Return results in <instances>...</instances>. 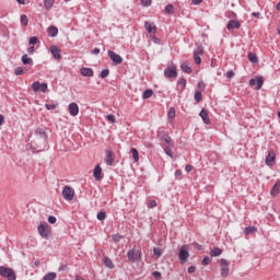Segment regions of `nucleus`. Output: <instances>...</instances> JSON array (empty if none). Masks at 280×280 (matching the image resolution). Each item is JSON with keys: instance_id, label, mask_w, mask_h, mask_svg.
Instances as JSON below:
<instances>
[{"instance_id": "nucleus-1", "label": "nucleus", "mask_w": 280, "mask_h": 280, "mask_svg": "<svg viewBox=\"0 0 280 280\" xmlns=\"http://www.w3.org/2000/svg\"><path fill=\"white\" fill-rule=\"evenodd\" d=\"M34 143L36 145L37 152H43L44 150H47L49 147V142L47 141V132L43 128H37L34 132Z\"/></svg>"}, {"instance_id": "nucleus-2", "label": "nucleus", "mask_w": 280, "mask_h": 280, "mask_svg": "<svg viewBox=\"0 0 280 280\" xmlns=\"http://www.w3.org/2000/svg\"><path fill=\"white\" fill-rule=\"evenodd\" d=\"M0 277H4L8 280H16V273L10 267L0 266Z\"/></svg>"}, {"instance_id": "nucleus-3", "label": "nucleus", "mask_w": 280, "mask_h": 280, "mask_svg": "<svg viewBox=\"0 0 280 280\" xmlns=\"http://www.w3.org/2000/svg\"><path fill=\"white\" fill-rule=\"evenodd\" d=\"M127 259L131 264H136V261H141V249L132 248L127 252Z\"/></svg>"}, {"instance_id": "nucleus-4", "label": "nucleus", "mask_w": 280, "mask_h": 280, "mask_svg": "<svg viewBox=\"0 0 280 280\" xmlns=\"http://www.w3.org/2000/svg\"><path fill=\"white\" fill-rule=\"evenodd\" d=\"M178 259L180 264H187V261L189 260V245H183L179 248Z\"/></svg>"}, {"instance_id": "nucleus-5", "label": "nucleus", "mask_w": 280, "mask_h": 280, "mask_svg": "<svg viewBox=\"0 0 280 280\" xmlns=\"http://www.w3.org/2000/svg\"><path fill=\"white\" fill-rule=\"evenodd\" d=\"M37 229L39 235L45 240H49V237H51V229L49 228V224L40 223Z\"/></svg>"}, {"instance_id": "nucleus-6", "label": "nucleus", "mask_w": 280, "mask_h": 280, "mask_svg": "<svg viewBox=\"0 0 280 280\" xmlns=\"http://www.w3.org/2000/svg\"><path fill=\"white\" fill-rule=\"evenodd\" d=\"M164 75L172 80V78H178V71H176V67L174 65H171L164 70Z\"/></svg>"}, {"instance_id": "nucleus-7", "label": "nucleus", "mask_w": 280, "mask_h": 280, "mask_svg": "<svg viewBox=\"0 0 280 280\" xmlns=\"http://www.w3.org/2000/svg\"><path fill=\"white\" fill-rule=\"evenodd\" d=\"M220 266H221V277H223V279H226L229 277V272H230V268H229V260L222 258L220 260Z\"/></svg>"}, {"instance_id": "nucleus-8", "label": "nucleus", "mask_w": 280, "mask_h": 280, "mask_svg": "<svg viewBox=\"0 0 280 280\" xmlns=\"http://www.w3.org/2000/svg\"><path fill=\"white\" fill-rule=\"evenodd\" d=\"M62 196L65 200H73V197L75 196V190H73V188H71L70 186H63Z\"/></svg>"}, {"instance_id": "nucleus-9", "label": "nucleus", "mask_w": 280, "mask_h": 280, "mask_svg": "<svg viewBox=\"0 0 280 280\" xmlns=\"http://www.w3.org/2000/svg\"><path fill=\"white\" fill-rule=\"evenodd\" d=\"M32 89H33V91H35V93H38V92L46 93L48 85H47V83H40V82L36 81L32 84Z\"/></svg>"}, {"instance_id": "nucleus-10", "label": "nucleus", "mask_w": 280, "mask_h": 280, "mask_svg": "<svg viewBox=\"0 0 280 280\" xmlns=\"http://www.w3.org/2000/svg\"><path fill=\"white\" fill-rule=\"evenodd\" d=\"M108 56L114 65H121L124 62V58L113 50H108Z\"/></svg>"}, {"instance_id": "nucleus-11", "label": "nucleus", "mask_w": 280, "mask_h": 280, "mask_svg": "<svg viewBox=\"0 0 280 280\" xmlns=\"http://www.w3.org/2000/svg\"><path fill=\"white\" fill-rule=\"evenodd\" d=\"M249 86H256V91L261 90V86H264V78L258 77L257 79H250Z\"/></svg>"}, {"instance_id": "nucleus-12", "label": "nucleus", "mask_w": 280, "mask_h": 280, "mask_svg": "<svg viewBox=\"0 0 280 280\" xmlns=\"http://www.w3.org/2000/svg\"><path fill=\"white\" fill-rule=\"evenodd\" d=\"M50 54L52 55V58H55V60H60V58H62V50L56 45L50 46Z\"/></svg>"}, {"instance_id": "nucleus-13", "label": "nucleus", "mask_w": 280, "mask_h": 280, "mask_svg": "<svg viewBox=\"0 0 280 280\" xmlns=\"http://www.w3.org/2000/svg\"><path fill=\"white\" fill-rule=\"evenodd\" d=\"M242 27V23L237 20H230L226 24V30L231 32V30H240Z\"/></svg>"}, {"instance_id": "nucleus-14", "label": "nucleus", "mask_w": 280, "mask_h": 280, "mask_svg": "<svg viewBox=\"0 0 280 280\" xmlns=\"http://www.w3.org/2000/svg\"><path fill=\"white\" fill-rule=\"evenodd\" d=\"M105 163L106 165L112 166L115 163V155H113V151L106 150L105 151Z\"/></svg>"}, {"instance_id": "nucleus-15", "label": "nucleus", "mask_w": 280, "mask_h": 280, "mask_svg": "<svg viewBox=\"0 0 280 280\" xmlns=\"http://www.w3.org/2000/svg\"><path fill=\"white\" fill-rule=\"evenodd\" d=\"M68 108L72 117H78V114L80 113V107L75 103H70Z\"/></svg>"}, {"instance_id": "nucleus-16", "label": "nucleus", "mask_w": 280, "mask_h": 280, "mask_svg": "<svg viewBox=\"0 0 280 280\" xmlns=\"http://www.w3.org/2000/svg\"><path fill=\"white\" fill-rule=\"evenodd\" d=\"M199 117H201L203 124H206L207 126L211 124V118H209V113L207 112V109L202 108L199 113Z\"/></svg>"}, {"instance_id": "nucleus-17", "label": "nucleus", "mask_w": 280, "mask_h": 280, "mask_svg": "<svg viewBox=\"0 0 280 280\" xmlns=\"http://www.w3.org/2000/svg\"><path fill=\"white\" fill-rule=\"evenodd\" d=\"M275 159H277V154H275V151L270 150L266 156V165H272L275 163Z\"/></svg>"}, {"instance_id": "nucleus-18", "label": "nucleus", "mask_w": 280, "mask_h": 280, "mask_svg": "<svg viewBox=\"0 0 280 280\" xmlns=\"http://www.w3.org/2000/svg\"><path fill=\"white\" fill-rule=\"evenodd\" d=\"M144 28L147 30L148 34L152 36V34H156V25L154 23L145 22Z\"/></svg>"}, {"instance_id": "nucleus-19", "label": "nucleus", "mask_w": 280, "mask_h": 280, "mask_svg": "<svg viewBox=\"0 0 280 280\" xmlns=\"http://www.w3.org/2000/svg\"><path fill=\"white\" fill-rule=\"evenodd\" d=\"M80 73L81 75H83V78H93L94 75V71L92 70V68H81L80 69Z\"/></svg>"}, {"instance_id": "nucleus-20", "label": "nucleus", "mask_w": 280, "mask_h": 280, "mask_svg": "<svg viewBox=\"0 0 280 280\" xmlns=\"http://www.w3.org/2000/svg\"><path fill=\"white\" fill-rule=\"evenodd\" d=\"M93 177L95 180H102V166L100 164L94 167Z\"/></svg>"}, {"instance_id": "nucleus-21", "label": "nucleus", "mask_w": 280, "mask_h": 280, "mask_svg": "<svg viewBox=\"0 0 280 280\" xmlns=\"http://www.w3.org/2000/svg\"><path fill=\"white\" fill-rule=\"evenodd\" d=\"M103 264H104L105 268H109V270H113L115 268V264L108 256H105L103 258Z\"/></svg>"}, {"instance_id": "nucleus-22", "label": "nucleus", "mask_w": 280, "mask_h": 280, "mask_svg": "<svg viewBox=\"0 0 280 280\" xmlns=\"http://www.w3.org/2000/svg\"><path fill=\"white\" fill-rule=\"evenodd\" d=\"M156 137L159 139V141L163 142L165 140L166 137H170V133H167L165 130L163 129H159L156 131Z\"/></svg>"}, {"instance_id": "nucleus-23", "label": "nucleus", "mask_w": 280, "mask_h": 280, "mask_svg": "<svg viewBox=\"0 0 280 280\" xmlns=\"http://www.w3.org/2000/svg\"><path fill=\"white\" fill-rule=\"evenodd\" d=\"M279 191H280V179H278L276 184L272 186L270 194L271 196H279Z\"/></svg>"}, {"instance_id": "nucleus-24", "label": "nucleus", "mask_w": 280, "mask_h": 280, "mask_svg": "<svg viewBox=\"0 0 280 280\" xmlns=\"http://www.w3.org/2000/svg\"><path fill=\"white\" fill-rule=\"evenodd\" d=\"M47 34L50 38H56V36H58V28L56 26H49L47 28Z\"/></svg>"}, {"instance_id": "nucleus-25", "label": "nucleus", "mask_w": 280, "mask_h": 280, "mask_svg": "<svg viewBox=\"0 0 280 280\" xmlns=\"http://www.w3.org/2000/svg\"><path fill=\"white\" fill-rule=\"evenodd\" d=\"M220 255H222V248L220 247H214L210 252V257H220Z\"/></svg>"}, {"instance_id": "nucleus-26", "label": "nucleus", "mask_w": 280, "mask_h": 280, "mask_svg": "<svg viewBox=\"0 0 280 280\" xmlns=\"http://www.w3.org/2000/svg\"><path fill=\"white\" fill-rule=\"evenodd\" d=\"M247 58L249 62H253V63L259 62V58H257V55H255L254 52H248Z\"/></svg>"}, {"instance_id": "nucleus-27", "label": "nucleus", "mask_w": 280, "mask_h": 280, "mask_svg": "<svg viewBox=\"0 0 280 280\" xmlns=\"http://www.w3.org/2000/svg\"><path fill=\"white\" fill-rule=\"evenodd\" d=\"M154 95V91L147 89L142 94V100H150Z\"/></svg>"}, {"instance_id": "nucleus-28", "label": "nucleus", "mask_w": 280, "mask_h": 280, "mask_svg": "<svg viewBox=\"0 0 280 280\" xmlns=\"http://www.w3.org/2000/svg\"><path fill=\"white\" fill-rule=\"evenodd\" d=\"M177 85L182 86V91H184L185 89H187V79L179 78L177 81Z\"/></svg>"}, {"instance_id": "nucleus-29", "label": "nucleus", "mask_w": 280, "mask_h": 280, "mask_svg": "<svg viewBox=\"0 0 280 280\" xmlns=\"http://www.w3.org/2000/svg\"><path fill=\"white\" fill-rule=\"evenodd\" d=\"M162 141L166 143V148H174V141L172 140V137L166 136Z\"/></svg>"}, {"instance_id": "nucleus-30", "label": "nucleus", "mask_w": 280, "mask_h": 280, "mask_svg": "<svg viewBox=\"0 0 280 280\" xmlns=\"http://www.w3.org/2000/svg\"><path fill=\"white\" fill-rule=\"evenodd\" d=\"M54 3H56V0H45L44 8L46 10H51V8H54Z\"/></svg>"}, {"instance_id": "nucleus-31", "label": "nucleus", "mask_w": 280, "mask_h": 280, "mask_svg": "<svg viewBox=\"0 0 280 280\" xmlns=\"http://www.w3.org/2000/svg\"><path fill=\"white\" fill-rule=\"evenodd\" d=\"M180 69L184 73H191V67H189V65H187V62H184L180 65Z\"/></svg>"}, {"instance_id": "nucleus-32", "label": "nucleus", "mask_w": 280, "mask_h": 280, "mask_svg": "<svg viewBox=\"0 0 280 280\" xmlns=\"http://www.w3.org/2000/svg\"><path fill=\"white\" fill-rule=\"evenodd\" d=\"M22 62L23 65H34V60H32L27 55L22 56Z\"/></svg>"}, {"instance_id": "nucleus-33", "label": "nucleus", "mask_w": 280, "mask_h": 280, "mask_svg": "<svg viewBox=\"0 0 280 280\" xmlns=\"http://www.w3.org/2000/svg\"><path fill=\"white\" fill-rule=\"evenodd\" d=\"M252 233H257V229L255 226H247L244 230L245 235H252Z\"/></svg>"}, {"instance_id": "nucleus-34", "label": "nucleus", "mask_w": 280, "mask_h": 280, "mask_svg": "<svg viewBox=\"0 0 280 280\" xmlns=\"http://www.w3.org/2000/svg\"><path fill=\"white\" fill-rule=\"evenodd\" d=\"M131 154L133 158V163H139V151L135 148L131 149Z\"/></svg>"}, {"instance_id": "nucleus-35", "label": "nucleus", "mask_w": 280, "mask_h": 280, "mask_svg": "<svg viewBox=\"0 0 280 280\" xmlns=\"http://www.w3.org/2000/svg\"><path fill=\"white\" fill-rule=\"evenodd\" d=\"M112 240H113V242L115 244H117V243L121 242V240H124V235H121V234H113L112 235Z\"/></svg>"}, {"instance_id": "nucleus-36", "label": "nucleus", "mask_w": 280, "mask_h": 280, "mask_svg": "<svg viewBox=\"0 0 280 280\" xmlns=\"http://www.w3.org/2000/svg\"><path fill=\"white\" fill-rule=\"evenodd\" d=\"M197 56H203L205 55V47L202 45H198L197 49L194 51Z\"/></svg>"}, {"instance_id": "nucleus-37", "label": "nucleus", "mask_w": 280, "mask_h": 280, "mask_svg": "<svg viewBox=\"0 0 280 280\" xmlns=\"http://www.w3.org/2000/svg\"><path fill=\"white\" fill-rule=\"evenodd\" d=\"M165 14H174V4H167L164 9Z\"/></svg>"}, {"instance_id": "nucleus-38", "label": "nucleus", "mask_w": 280, "mask_h": 280, "mask_svg": "<svg viewBox=\"0 0 280 280\" xmlns=\"http://www.w3.org/2000/svg\"><path fill=\"white\" fill-rule=\"evenodd\" d=\"M45 108L46 110H56V108H58V103H55V104L46 103Z\"/></svg>"}, {"instance_id": "nucleus-39", "label": "nucleus", "mask_w": 280, "mask_h": 280, "mask_svg": "<svg viewBox=\"0 0 280 280\" xmlns=\"http://www.w3.org/2000/svg\"><path fill=\"white\" fill-rule=\"evenodd\" d=\"M106 211H100L97 214H96V218L97 220H100V222L106 220Z\"/></svg>"}, {"instance_id": "nucleus-40", "label": "nucleus", "mask_w": 280, "mask_h": 280, "mask_svg": "<svg viewBox=\"0 0 280 280\" xmlns=\"http://www.w3.org/2000/svg\"><path fill=\"white\" fill-rule=\"evenodd\" d=\"M56 279V272L51 271L44 276V280H54Z\"/></svg>"}, {"instance_id": "nucleus-41", "label": "nucleus", "mask_w": 280, "mask_h": 280, "mask_svg": "<svg viewBox=\"0 0 280 280\" xmlns=\"http://www.w3.org/2000/svg\"><path fill=\"white\" fill-rule=\"evenodd\" d=\"M109 73H110V70L104 69L101 71L100 78H102V80H104V79L108 78Z\"/></svg>"}, {"instance_id": "nucleus-42", "label": "nucleus", "mask_w": 280, "mask_h": 280, "mask_svg": "<svg viewBox=\"0 0 280 280\" xmlns=\"http://www.w3.org/2000/svg\"><path fill=\"white\" fill-rule=\"evenodd\" d=\"M194 97L196 102H202V92L196 90Z\"/></svg>"}, {"instance_id": "nucleus-43", "label": "nucleus", "mask_w": 280, "mask_h": 280, "mask_svg": "<svg viewBox=\"0 0 280 280\" xmlns=\"http://www.w3.org/2000/svg\"><path fill=\"white\" fill-rule=\"evenodd\" d=\"M20 21H21V24L24 25V27H26L27 23H30V20L25 14L21 15Z\"/></svg>"}, {"instance_id": "nucleus-44", "label": "nucleus", "mask_w": 280, "mask_h": 280, "mask_svg": "<svg viewBox=\"0 0 280 280\" xmlns=\"http://www.w3.org/2000/svg\"><path fill=\"white\" fill-rule=\"evenodd\" d=\"M167 116H168V119H174V117H176V108L171 107Z\"/></svg>"}, {"instance_id": "nucleus-45", "label": "nucleus", "mask_w": 280, "mask_h": 280, "mask_svg": "<svg viewBox=\"0 0 280 280\" xmlns=\"http://www.w3.org/2000/svg\"><path fill=\"white\" fill-rule=\"evenodd\" d=\"M197 91H200L202 93V91H205V89H207V85L205 84V81H199L197 84Z\"/></svg>"}, {"instance_id": "nucleus-46", "label": "nucleus", "mask_w": 280, "mask_h": 280, "mask_svg": "<svg viewBox=\"0 0 280 280\" xmlns=\"http://www.w3.org/2000/svg\"><path fill=\"white\" fill-rule=\"evenodd\" d=\"M15 75H25V70L22 67H18L14 69Z\"/></svg>"}, {"instance_id": "nucleus-47", "label": "nucleus", "mask_w": 280, "mask_h": 280, "mask_svg": "<svg viewBox=\"0 0 280 280\" xmlns=\"http://www.w3.org/2000/svg\"><path fill=\"white\" fill-rule=\"evenodd\" d=\"M153 255H154V257H156V259H159L162 255L161 248L154 247L153 248Z\"/></svg>"}, {"instance_id": "nucleus-48", "label": "nucleus", "mask_w": 280, "mask_h": 280, "mask_svg": "<svg viewBox=\"0 0 280 280\" xmlns=\"http://www.w3.org/2000/svg\"><path fill=\"white\" fill-rule=\"evenodd\" d=\"M164 152H165V154H166L167 156H170L171 159L174 158V153L172 152V148L165 147V148H164Z\"/></svg>"}, {"instance_id": "nucleus-49", "label": "nucleus", "mask_w": 280, "mask_h": 280, "mask_svg": "<svg viewBox=\"0 0 280 280\" xmlns=\"http://www.w3.org/2000/svg\"><path fill=\"white\" fill-rule=\"evenodd\" d=\"M202 266H209L211 264V257L205 256L203 259L201 260Z\"/></svg>"}, {"instance_id": "nucleus-50", "label": "nucleus", "mask_w": 280, "mask_h": 280, "mask_svg": "<svg viewBox=\"0 0 280 280\" xmlns=\"http://www.w3.org/2000/svg\"><path fill=\"white\" fill-rule=\"evenodd\" d=\"M151 40L154 43V45H161V38L150 35Z\"/></svg>"}, {"instance_id": "nucleus-51", "label": "nucleus", "mask_w": 280, "mask_h": 280, "mask_svg": "<svg viewBox=\"0 0 280 280\" xmlns=\"http://www.w3.org/2000/svg\"><path fill=\"white\" fill-rule=\"evenodd\" d=\"M225 78H228V80H231L232 78H235V72L233 70H229L225 73Z\"/></svg>"}, {"instance_id": "nucleus-52", "label": "nucleus", "mask_w": 280, "mask_h": 280, "mask_svg": "<svg viewBox=\"0 0 280 280\" xmlns=\"http://www.w3.org/2000/svg\"><path fill=\"white\" fill-rule=\"evenodd\" d=\"M194 60H195V65H200V62H202L200 55H197V54H194Z\"/></svg>"}, {"instance_id": "nucleus-53", "label": "nucleus", "mask_w": 280, "mask_h": 280, "mask_svg": "<svg viewBox=\"0 0 280 280\" xmlns=\"http://www.w3.org/2000/svg\"><path fill=\"white\" fill-rule=\"evenodd\" d=\"M143 8H150L152 5V0H141Z\"/></svg>"}, {"instance_id": "nucleus-54", "label": "nucleus", "mask_w": 280, "mask_h": 280, "mask_svg": "<svg viewBox=\"0 0 280 280\" xmlns=\"http://www.w3.org/2000/svg\"><path fill=\"white\" fill-rule=\"evenodd\" d=\"M175 178H177V180L183 179V172H180V170L175 171Z\"/></svg>"}, {"instance_id": "nucleus-55", "label": "nucleus", "mask_w": 280, "mask_h": 280, "mask_svg": "<svg viewBox=\"0 0 280 280\" xmlns=\"http://www.w3.org/2000/svg\"><path fill=\"white\" fill-rule=\"evenodd\" d=\"M154 207H156V200H150V201L148 202V208H149V209H154Z\"/></svg>"}, {"instance_id": "nucleus-56", "label": "nucleus", "mask_w": 280, "mask_h": 280, "mask_svg": "<svg viewBox=\"0 0 280 280\" xmlns=\"http://www.w3.org/2000/svg\"><path fill=\"white\" fill-rule=\"evenodd\" d=\"M48 222H49V224H56V222H58V220L56 219V217L49 215L48 217Z\"/></svg>"}, {"instance_id": "nucleus-57", "label": "nucleus", "mask_w": 280, "mask_h": 280, "mask_svg": "<svg viewBox=\"0 0 280 280\" xmlns=\"http://www.w3.org/2000/svg\"><path fill=\"white\" fill-rule=\"evenodd\" d=\"M28 43H30L31 45H36V43H38V37H36V36L31 37L30 40H28Z\"/></svg>"}, {"instance_id": "nucleus-58", "label": "nucleus", "mask_w": 280, "mask_h": 280, "mask_svg": "<svg viewBox=\"0 0 280 280\" xmlns=\"http://www.w3.org/2000/svg\"><path fill=\"white\" fill-rule=\"evenodd\" d=\"M107 120L110 121L112 124H115L116 121L115 115L113 114L107 115Z\"/></svg>"}, {"instance_id": "nucleus-59", "label": "nucleus", "mask_w": 280, "mask_h": 280, "mask_svg": "<svg viewBox=\"0 0 280 280\" xmlns=\"http://www.w3.org/2000/svg\"><path fill=\"white\" fill-rule=\"evenodd\" d=\"M192 245L195 246V248H197V250H203L205 249V247L199 243H192Z\"/></svg>"}, {"instance_id": "nucleus-60", "label": "nucleus", "mask_w": 280, "mask_h": 280, "mask_svg": "<svg viewBox=\"0 0 280 280\" xmlns=\"http://www.w3.org/2000/svg\"><path fill=\"white\" fill-rule=\"evenodd\" d=\"M152 276L154 277V279H161V272L159 271H153Z\"/></svg>"}, {"instance_id": "nucleus-61", "label": "nucleus", "mask_w": 280, "mask_h": 280, "mask_svg": "<svg viewBox=\"0 0 280 280\" xmlns=\"http://www.w3.org/2000/svg\"><path fill=\"white\" fill-rule=\"evenodd\" d=\"M185 170H186L187 174H189V172H191V170H194V166L190 165V164H187V165L185 166Z\"/></svg>"}, {"instance_id": "nucleus-62", "label": "nucleus", "mask_w": 280, "mask_h": 280, "mask_svg": "<svg viewBox=\"0 0 280 280\" xmlns=\"http://www.w3.org/2000/svg\"><path fill=\"white\" fill-rule=\"evenodd\" d=\"M194 272H196V267L194 266L188 267V273L194 275Z\"/></svg>"}, {"instance_id": "nucleus-63", "label": "nucleus", "mask_w": 280, "mask_h": 280, "mask_svg": "<svg viewBox=\"0 0 280 280\" xmlns=\"http://www.w3.org/2000/svg\"><path fill=\"white\" fill-rule=\"evenodd\" d=\"M27 54H30L32 56V54H34V46H30L27 48Z\"/></svg>"}, {"instance_id": "nucleus-64", "label": "nucleus", "mask_w": 280, "mask_h": 280, "mask_svg": "<svg viewBox=\"0 0 280 280\" xmlns=\"http://www.w3.org/2000/svg\"><path fill=\"white\" fill-rule=\"evenodd\" d=\"M92 54H94V56L100 55V48H94V49L92 50Z\"/></svg>"}]
</instances>
